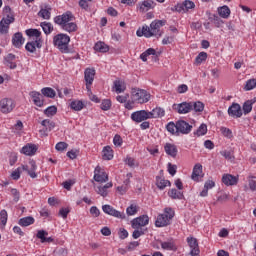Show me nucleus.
Here are the masks:
<instances>
[{
    "label": "nucleus",
    "mask_w": 256,
    "mask_h": 256,
    "mask_svg": "<svg viewBox=\"0 0 256 256\" xmlns=\"http://www.w3.org/2000/svg\"><path fill=\"white\" fill-rule=\"evenodd\" d=\"M165 26L164 20H154L151 22L150 27L145 25L142 29L136 31L137 37H146L147 39L151 37H161L163 32H161V27Z\"/></svg>",
    "instance_id": "obj_1"
},
{
    "label": "nucleus",
    "mask_w": 256,
    "mask_h": 256,
    "mask_svg": "<svg viewBox=\"0 0 256 256\" xmlns=\"http://www.w3.org/2000/svg\"><path fill=\"white\" fill-rule=\"evenodd\" d=\"M75 19L73 13L71 11H67L62 15L56 16L54 18V23L59 25L63 31H67V33H75L77 31V24L75 22H71Z\"/></svg>",
    "instance_id": "obj_2"
},
{
    "label": "nucleus",
    "mask_w": 256,
    "mask_h": 256,
    "mask_svg": "<svg viewBox=\"0 0 256 256\" xmlns=\"http://www.w3.org/2000/svg\"><path fill=\"white\" fill-rule=\"evenodd\" d=\"M3 18L0 21V33L2 35H5L9 33V25L11 23H15V14L13 13V10H11V7L5 6L3 8Z\"/></svg>",
    "instance_id": "obj_3"
},
{
    "label": "nucleus",
    "mask_w": 256,
    "mask_h": 256,
    "mask_svg": "<svg viewBox=\"0 0 256 256\" xmlns=\"http://www.w3.org/2000/svg\"><path fill=\"white\" fill-rule=\"evenodd\" d=\"M71 42V37L69 35L60 33L54 36L53 44L57 47L61 53H69V43Z\"/></svg>",
    "instance_id": "obj_4"
},
{
    "label": "nucleus",
    "mask_w": 256,
    "mask_h": 256,
    "mask_svg": "<svg viewBox=\"0 0 256 256\" xmlns=\"http://www.w3.org/2000/svg\"><path fill=\"white\" fill-rule=\"evenodd\" d=\"M174 217L175 211L173 208H165L164 213L158 215L155 225H169Z\"/></svg>",
    "instance_id": "obj_5"
},
{
    "label": "nucleus",
    "mask_w": 256,
    "mask_h": 256,
    "mask_svg": "<svg viewBox=\"0 0 256 256\" xmlns=\"http://www.w3.org/2000/svg\"><path fill=\"white\" fill-rule=\"evenodd\" d=\"M132 101L135 103H148L149 99H151V95L147 93L143 89H132V96H131Z\"/></svg>",
    "instance_id": "obj_6"
},
{
    "label": "nucleus",
    "mask_w": 256,
    "mask_h": 256,
    "mask_svg": "<svg viewBox=\"0 0 256 256\" xmlns=\"http://www.w3.org/2000/svg\"><path fill=\"white\" fill-rule=\"evenodd\" d=\"M15 109V101L11 98H3L0 100V111L7 115V113H11Z\"/></svg>",
    "instance_id": "obj_7"
},
{
    "label": "nucleus",
    "mask_w": 256,
    "mask_h": 256,
    "mask_svg": "<svg viewBox=\"0 0 256 256\" xmlns=\"http://www.w3.org/2000/svg\"><path fill=\"white\" fill-rule=\"evenodd\" d=\"M26 35L31 37L36 43L37 49H41L43 47V40L41 39V31L37 29H27Z\"/></svg>",
    "instance_id": "obj_8"
},
{
    "label": "nucleus",
    "mask_w": 256,
    "mask_h": 256,
    "mask_svg": "<svg viewBox=\"0 0 256 256\" xmlns=\"http://www.w3.org/2000/svg\"><path fill=\"white\" fill-rule=\"evenodd\" d=\"M174 111H177L179 115H187V113H191L192 105L191 102H182L180 104H174L172 106Z\"/></svg>",
    "instance_id": "obj_9"
},
{
    "label": "nucleus",
    "mask_w": 256,
    "mask_h": 256,
    "mask_svg": "<svg viewBox=\"0 0 256 256\" xmlns=\"http://www.w3.org/2000/svg\"><path fill=\"white\" fill-rule=\"evenodd\" d=\"M177 131L178 135L181 133V135H189L191 133L193 126L189 124L185 120H178L177 122Z\"/></svg>",
    "instance_id": "obj_10"
},
{
    "label": "nucleus",
    "mask_w": 256,
    "mask_h": 256,
    "mask_svg": "<svg viewBox=\"0 0 256 256\" xmlns=\"http://www.w3.org/2000/svg\"><path fill=\"white\" fill-rule=\"evenodd\" d=\"M131 119L132 121H135V123H143V121H147V119H150L149 111L139 110L133 112L131 114Z\"/></svg>",
    "instance_id": "obj_11"
},
{
    "label": "nucleus",
    "mask_w": 256,
    "mask_h": 256,
    "mask_svg": "<svg viewBox=\"0 0 256 256\" xmlns=\"http://www.w3.org/2000/svg\"><path fill=\"white\" fill-rule=\"evenodd\" d=\"M84 79L86 81L87 91H91L93 81H95V68H87L84 72Z\"/></svg>",
    "instance_id": "obj_12"
},
{
    "label": "nucleus",
    "mask_w": 256,
    "mask_h": 256,
    "mask_svg": "<svg viewBox=\"0 0 256 256\" xmlns=\"http://www.w3.org/2000/svg\"><path fill=\"white\" fill-rule=\"evenodd\" d=\"M157 6V3L153 0H144L139 2L137 5V9L140 13H147V11H151L154 7Z\"/></svg>",
    "instance_id": "obj_13"
},
{
    "label": "nucleus",
    "mask_w": 256,
    "mask_h": 256,
    "mask_svg": "<svg viewBox=\"0 0 256 256\" xmlns=\"http://www.w3.org/2000/svg\"><path fill=\"white\" fill-rule=\"evenodd\" d=\"M102 211L106 215H111L112 217H117V219H125V214L117 211L113 206L106 204L102 206Z\"/></svg>",
    "instance_id": "obj_14"
},
{
    "label": "nucleus",
    "mask_w": 256,
    "mask_h": 256,
    "mask_svg": "<svg viewBox=\"0 0 256 256\" xmlns=\"http://www.w3.org/2000/svg\"><path fill=\"white\" fill-rule=\"evenodd\" d=\"M94 181L96 183H107L109 181V175L105 171H102L100 166H97L94 170Z\"/></svg>",
    "instance_id": "obj_15"
},
{
    "label": "nucleus",
    "mask_w": 256,
    "mask_h": 256,
    "mask_svg": "<svg viewBox=\"0 0 256 256\" xmlns=\"http://www.w3.org/2000/svg\"><path fill=\"white\" fill-rule=\"evenodd\" d=\"M187 243L191 249L190 255L191 256H199L200 250H199V243L197 242V238L194 237H188Z\"/></svg>",
    "instance_id": "obj_16"
},
{
    "label": "nucleus",
    "mask_w": 256,
    "mask_h": 256,
    "mask_svg": "<svg viewBox=\"0 0 256 256\" xmlns=\"http://www.w3.org/2000/svg\"><path fill=\"white\" fill-rule=\"evenodd\" d=\"M222 183L226 185V187H233L239 183V175L233 176L231 174H224L222 176Z\"/></svg>",
    "instance_id": "obj_17"
},
{
    "label": "nucleus",
    "mask_w": 256,
    "mask_h": 256,
    "mask_svg": "<svg viewBox=\"0 0 256 256\" xmlns=\"http://www.w3.org/2000/svg\"><path fill=\"white\" fill-rule=\"evenodd\" d=\"M189 9H195V3L190 0H185L183 3L177 4L175 6V10L178 13H182V11L185 13L189 11Z\"/></svg>",
    "instance_id": "obj_18"
},
{
    "label": "nucleus",
    "mask_w": 256,
    "mask_h": 256,
    "mask_svg": "<svg viewBox=\"0 0 256 256\" xmlns=\"http://www.w3.org/2000/svg\"><path fill=\"white\" fill-rule=\"evenodd\" d=\"M228 115L230 117H236L240 118L243 117V110H241V105L237 103H233L229 108H228Z\"/></svg>",
    "instance_id": "obj_19"
},
{
    "label": "nucleus",
    "mask_w": 256,
    "mask_h": 256,
    "mask_svg": "<svg viewBox=\"0 0 256 256\" xmlns=\"http://www.w3.org/2000/svg\"><path fill=\"white\" fill-rule=\"evenodd\" d=\"M23 43H25V38H23V34L21 32L15 33L12 37V45L19 49L23 47Z\"/></svg>",
    "instance_id": "obj_20"
},
{
    "label": "nucleus",
    "mask_w": 256,
    "mask_h": 256,
    "mask_svg": "<svg viewBox=\"0 0 256 256\" xmlns=\"http://www.w3.org/2000/svg\"><path fill=\"white\" fill-rule=\"evenodd\" d=\"M191 177L193 181H199V179H203V166L201 164H196L194 166Z\"/></svg>",
    "instance_id": "obj_21"
},
{
    "label": "nucleus",
    "mask_w": 256,
    "mask_h": 256,
    "mask_svg": "<svg viewBox=\"0 0 256 256\" xmlns=\"http://www.w3.org/2000/svg\"><path fill=\"white\" fill-rule=\"evenodd\" d=\"M47 235H49L48 231L38 230L36 237L40 239L41 243H53V237H47Z\"/></svg>",
    "instance_id": "obj_22"
},
{
    "label": "nucleus",
    "mask_w": 256,
    "mask_h": 256,
    "mask_svg": "<svg viewBox=\"0 0 256 256\" xmlns=\"http://www.w3.org/2000/svg\"><path fill=\"white\" fill-rule=\"evenodd\" d=\"M21 153H23V155H27L28 157H32V155H35V153H37V145L27 144L22 147Z\"/></svg>",
    "instance_id": "obj_23"
},
{
    "label": "nucleus",
    "mask_w": 256,
    "mask_h": 256,
    "mask_svg": "<svg viewBox=\"0 0 256 256\" xmlns=\"http://www.w3.org/2000/svg\"><path fill=\"white\" fill-rule=\"evenodd\" d=\"M30 96L32 97L33 103L34 105H36V107H43L44 101H43V95H41V93L37 91H32L30 92Z\"/></svg>",
    "instance_id": "obj_24"
},
{
    "label": "nucleus",
    "mask_w": 256,
    "mask_h": 256,
    "mask_svg": "<svg viewBox=\"0 0 256 256\" xmlns=\"http://www.w3.org/2000/svg\"><path fill=\"white\" fill-rule=\"evenodd\" d=\"M148 113H149L150 119H159L161 117H165V109L161 107H156Z\"/></svg>",
    "instance_id": "obj_25"
},
{
    "label": "nucleus",
    "mask_w": 256,
    "mask_h": 256,
    "mask_svg": "<svg viewBox=\"0 0 256 256\" xmlns=\"http://www.w3.org/2000/svg\"><path fill=\"white\" fill-rule=\"evenodd\" d=\"M16 56L14 54H8L4 59V65L9 69H17V63H15Z\"/></svg>",
    "instance_id": "obj_26"
},
{
    "label": "nucleus",
    "mask_w": 256,
    "mask_h": 256,
    "mask_svg": "<svg viewBox=\"0 0 256 256\" xmlns=\"http://www.w3.org/2000/svg\"><path fill=\"white\" fill-rule=\"evenodd\" d=\"M133 227L135 229L132 233L133 239H139V237H141V235H145V231H147V226L145 225H138Z\"/></svg>",
    "instance_id": "obj_27"
},
{
    "label": "nucleus",
    "mask_w": 256,
    "mask_h": 256,
    "mask_svg": "<svg viewBox=\"0 0 256 256\" xmlns=\"http://www.w3.org/2000/svg\"><path fill=\"white\" fill-rule=\"evenodd\" d=\"M132 225H149V216L142 215L131 221Z\"/></svg>",
    "instance_id": "obj_28"
},
{
    "label": "nucleus",
    "mask_w": 256,
    "mask_h": 256,
    "mask_svg": "<svg viewBox=\"0 0 256 256\" xmlns=\"http://www.w3.org/2000/svg\"><path fill=\"white\" fill-rule=\"evenodd\" d=\"M38 17H42V19L49 20L51 19V6H44L38 12Z\"/></svg>",
    "instance_id": "obj_29"
},
{
    "label": "nucleus",
    "mask_w": 256,
    "mask_h": 256,
    "mask_svg": "<svg viewBox=\"0 0 256 256\" xmlns=\"http://www.w3.org/2000/svg\"><path fill=\"white\" fill-rule=\"evenodd\" d=\"M156 185L158 189H165V187H171V182L169 180H165L164 178L157 176L156 177Z\"/></svg>",
    "instance_id": "obj_30"
},
{
    "label": "nucleus",
    "mask_w": 256,
    "mask_h": 256,
    "mask_svg": "<svg viewBox=\"0 0 256 256\" xmlns=\"http://www.w3.org/2000/svg\"><path fill=\"white\" fill-rule=\"evenodd\" d=\"M149 55H153L155 57V59H157V50L153 49V48H148L145 52H143L140 55V59L146 63L147 61V57H149Z\"/></svg>",
    "instance_id": "obj_31"
},
{
    "label": "nucleus",
    "mask_w": 256,
    "mask_h": 256,
    "mask_svg": "<svg viewBox=\"0 0 256 256\" xmlns=\"http://www.w3.org/2000/svg\"><path fill=\"white\" fill-rule=\"evenodd\" d=\"M114 89L117 93H124L125 89H127V84H125V81L116 80L114 81Z\"/></svg>",
    "instance_id": "obj_32"
},
{
    "label": "nucleus",
    "mask_w": 256,
    "mask_h": 256,
    "mask_svg": "<svg viewBox=\"0 0 256 256\" xmlns=\"http://www.w3.org/2000/svg\"><path fill=\"white\" fill-rule=\"evenodd\" d=\"M164 149L167 155H170V157H177V147L175 145L167 143L164 146Z\"/></svg>",
    "instance_id": "obj_33"
},
{
    "label": "nucleus",
    "mask_w": 256,
    "mask_h": 256,
    "mask_svg": "<svg viewBox=\"0 0 256 256\" xmlns=\"http://www.w3.org/2000/svg\"><path fill=\"white\" fill-rule=\"evenodd\" d=\"M103 153V159L105 161H111L113 159V149L111 146H105L102 150Z\"/></svg>",
    "instance_id": "obj_34"
},
{
    "label": "nucleus",
    "mask_w": 256,
    "mask_h": 256,
    "mask_svg": "<svg viewBox=\"0 0 256 256\" xmlns=\"http://www.w3.org/2000/svg\"><path fill=\"white\" fill-rule=\"evenodd\" d=\"M218 15L222 17V19H228L231 15V9L228 6L224 5L218 8Z\"/></svg>",
    "instance_id": "obj_35"
},
{
    "label": "nucleus",
    "mask_w": 256,
    "mask_h": 256,
    "mask_svg": "<svg viewBox=\"0 0 256 256\" xmlns=\"http://www.w3.org/2000/svg\"><path fill=\"white\" fill-rule=\"evenodd\" d=\"M161 247L166 251H177V246H175V242L173 240L161 242Z\"/></svg>",
    "instance_id": "obj_36"
},
{
    "label": "nucleus",
    "mask_w": 256,
    "mask_h": 256,
    "mask_svg": "<svg viewBox=\"0 0 256 256\" xmlns=\"http://www.w3.org/2000/svg\"><path fill=\"white\" fill-rule=\"evenodd\" d=\"M95 51H99V53H107L109 51V46L104 42H98L94 46Z\"/></svg>",
    "instance_id": "obj_37"
},
{
    "label": "nucleus",
    "mask_w": 256,
    "mask_h": 256,
    "mask_svg": "<svg viewBox=\"0 0 256 256\" xmlns=\"http://www.w3.org/2000/svg\"><path fill=\"white\" fill-rule=\"evenodd\" d=\"M40 26L42 27L45 35H51L53 32V24H51V22H41Z\"/></svg>",
    "instance_id": "obj_38"
},
{
    "label": "nucleus",
    "mask_w": 256,
    "mask_h": 256,
    "mask_svg": "<svg viewBox=\"0 0 256 256\" xmlns=\"http://www.w3.org/2000/svg\"><path fill=\"white\" fill-rule=\"evenodd\" d=\"M192 105V111H195L196 113H201L203 109H205V104L201 101L197 102H190Z\"/></svg>",
    "instance_id": "obj_39"
},
{
    "label": "nucleus",
    "mask_w": 256,
    "mask_h": 256,
    "mask_svg": "<svg viewBox=\"0 0 256 256\" xmlns=\"http://www.w3.org/2000/svg\"><path fill=\"white\" fill-rule=\"evenodd\" d=\"M168 195L171 199H183V192L178 191L175 188H172L169 192Z\"/></svg>",
    "instance_id": "obj_40"
},
{
    "label": "nucleus",
    "mask_w": 256,
    "mask_h": 256,
    "mask_svg": "<svg viewBox=\"0 0 256 256\" xmlns=\"http://www.w3.org/2000/svg\"><path fill=\"white\" fill-rule=\"evenodd\" d=\"M70 107L74 111H81L83 107H85V104H83V101L81 100H74L70 103Z\"/></svg>",
    "instance_id": "obj_41"
},
{
    "label": "nucleus",
    "mask_w": 256,
    "mask_h": 256,
    "mask_svg": "<svg viewBox=\"0 0 256 256\" xmlns=\"http://www.w3.org/2000/svg\"><path fill=\"white\" fill-rule=\"evenodd\" d=\"M166 129L168 133H171L172 135H179V131H177V122H169L166 125Z\"/></svg>",
    "instance_id": "obj_42"
},
{
    "label": "nucleus",
    "mask_w": 256,
    "mask_h": 256,
    "mask_svg": "<svg viewBox=\"0 0 256 256\" xmlns=\"http://www.w3.org/2000/svg\"><path fill=\"white\" fill-rule=\"evenodd\" d=\"M41 93L44 95V97H49L50 99H53L56 95L55 90L49 87L43 88Z\"/></svg>",
    "instance_id": "obj_43"
},
{
    "label": "nucleus",
    "mask_w": 256,
    "mask_h": 256,
    "mask_svg": "<svg viewBox=\"0 0 256 256\" xmlns=\"http://www.w3.org/2000/svg\"><path fill=\"white\" fill-rule=\"evenodd\" d=\"M138 212H139V206H137V204H131L126 208V213L128 216L137 215Z\"/></svg>",
    "instance_id": "obj_44"
},
{
    "label": "nucleus",
    "mask_w": 256,
    "mask_h": 256,
    "mask_svg": "<svg viewBox=\"0 0 256 256\" xmlns=\"http://www.w3.org/2000/svg\"><path fill=\"white\" fill-rule=\"evenodd\" d=\"M194 135H197V137L207 135V124H201L196 132H194Z\"/></svg>",
    "instance_id": "obj_45"
},
{
    "label": "nucleus",
    "mask_w": 256,
    "mask_h": 256,
    "mask_svg": "<svg viewBox=\"0 0 256 256\" xmlns=\"http://www.w3.org/2000/svg\"><path fill=\"white\" fill-rule=\"evenodd\" d=\"M44 115L46 117H53L57 115V107L56 106H50L47 109L44 110Z\"/></svg>",
    "instance_id": "obj_46"
},
{
    "label": "nucleus",
    "mask_w": 256,
    "mask_h": 256,
    "mask_svg": "<svg viewBox=\"0 0 256 256\" xmlns=\"http://www.w3.org/2000/svg\"><path fill=\"white\" fill-rule=\"evenodd\" d=\"M33 223H35V218L31 216H27L19 220V225H33Z\"/></svg>",
    "instance_id": "obj_47"
},
{
    "label": "nucleus",
    "mask_w": 256,
    "mask_h": 256,
    "mask_svg": "<svg viewBox=\"0 0 256 256\" xmlns=\"http://www.w3.org/2000/svg\"><path fill=\"white\" fill-rule=\"evenodd\" d=\"M25 49L29 53H35V51H37V43L35 42V40L28 42L25 46Z\"/></svg>",
    "instance_id": "obj_48"
},
{
    "label": "nucleus",
    "mask_w": 256,
    "mask_h": 256,
    "mask_svg": "<svg viewBox=\"0 0 256 256\" xmlns=\"http://www.w3.org/2000/svg\"><path fill=\"white\" fill-rule=\"evenodd\" d=\"M243 111L244 115H248L250 111H253V102H251V100H248L243 104Z\"/></svg>",
    "instance_id": "obj_49"
},
{
    "label": "nucleus",
    "mask_w": 256,
    "mask_h": 256,
    "mask_svg": "<svg viewBox=\"0 0 256 256\" xmlns=\"http://www.w3.org/2000/svg\"><path fill=\"white\" fill-rule=\"evenodd\" d=\"M42 127H46V129H49V131H51V129H55V122L49 120V119H45L41 122Z\"/></svg>",
    "instance_id": "obj_50"
},
{
    "label": "nucleus",
    "mask_w": 256,
    "mask_h": 256,
    "mask_svg": "<svg viewBox=\"0 0 256 256\" xmlns=\"http://www.w3.org/2000/svg\"><path fill=\"white\" fill-rule=\"evenodd\" d=\"M256 88V79H250L246 82L245 91H251Z\"/></svg>",
    "instance_id": "obj_51"
},
{
    "label": "nucleus",
    "mask_w": 256,
    "mask_h": 256,
    "mask_svg": "<svg viewBox=\"0 0 256 256\" xmlns=\"http://www.w3.org/2000/svg\"><path fill=\"white\" fill-rule=\"evenodd\" d=\"M220 131L224 137H227V139H231V137H233V132L227 127H221Z\"/></svg>",
    "instance_id": "obj_52"
},
{
    "label": "nucleus",
    "mask_w": 256,
    "mask_h": 256,
    "mask_svg": "<svg viewBox=\"0 0 256 256\" xmlns=\"http://www.w3.org/2000/svg\"><path fill=\"white\" fill-rule=\"evenodd\" d=\"M92 1L93 0H79L78 5L81 9H84V11H89V3Z\"/></svg>",
    "instance_id": "obj_53"
},
{
    "label": "nucleus",
    "mask_w": 256,
    "mask_h": 256,
    "mask_svg": "<svg viewBox=\"0 0 256 256\" xmlns=\"http://www.w3.org/2000/svg\"><path fill=\"white\" fill-rule=\"evenodd\" d=\"M31 165V170L28 171V175L32 178L35 179L37 178V174L35 173V170L37 169V165L35 164V162L31 161L30 162Z\"/></svg>",
    "instance_id": "obj_54"
},
{
    "label": "nucleus",
    "mask_w": 256,
    "mask_h": 256,
    "mask_svg": "<svg viewBox=\"0 0 256 256\" xmlns=\"http://www.w3.org/2000/svg\"><path fill=\"white\" fill-rule=\"evenodd\" d=\"M100 107L102 111H109V109H111V100L109 99L103 100Z\"/></svg>",
    "instance_id": "obj_55"
},
{
    "label": "nucleus",
    "mask_w": 256,
    "mask_h": 256,
    "mask_svg": "<svg viewBox=\"0 0 256 256\" xmlns=\"http://www.w3.org/2000/svg\"><path fill=\"white\" fill-rule=\"evenodd\" d=\"M207 60V53L206 52H200L198 56L196 57L195 61L198 65H201L202 61Z\"/></svg>",
    "instance_id": "obj_56"
},
{
    "label": "nucleus",
    "mask_w": 256,
    "mask_h": 256,
    "mask_svg": "<svg viewBox=\"0 0 256 256\" xmlns=\"http://www.w3.org/2000/svg\"><path fill=\"white\" fill-rule=\"evenodd\" d=\"M220 155H222V157L226 158L228 161H233L235 159L231 151H227V150L220 151Z\"/></svg>",
    "instance_id": "obj_57"
},
{
    "label": "nucleus",
    "mask_w": 256,
    "mask_h": 256,
    "mask_svg": "<svg viewBox=\"0 0 256 256\" xmlns=\"http://www.w3.org/2000/svg\"><path fill=\"white\" fill-rule=\"evenodd\" d=\"M139 245V241H132L127 245L126 249L127 251H135V249H137Z\"/></svg>",
    "instance_id": "obj_58"
},
{
    "label": "nucleus",
    "mask_w": 256,
    "mask_h": 256,
    "mask_svg": "<svg viewBox=\"0 0 256 256\" xmlns=\"http://www.w3.org/2000/svg\"><path fill=\"white\" fill-rule=\"evenodd\" d=\"M69 147L66 142H58L55 146L56 151H65Z\"/></svg>",
    "instance_id": "obj_59"
},
{
    "label": "nucleus",
    "mask_w": 256,
    "mask_h": 256,
    "mask_svg": "<svg viewBox=\"0 0 256 256\" xmlns=\"http://www.w3.org/2000/svg\"><path fill=\"white\" fill-rule=\"evenodd\" d=\"M113 143L115 147H121L123 145V138L116 134L113 138Z\"/></svg>",
    "instance_id": "obj_60"
},
{
    "label": "nucleus",
    "mask_w": 256,
    "mask_h": 256,
    "mask_svg": "<svg viewBox=\"0 0 256 256\" xmlns=\"http://www.w3.org/2000/svg\"><path fill=\"white\" fill-rule=\"evenodd\" d=\"M11 195L13 196V201H15V203L19 202L21 194L18 192L17 189L12 188L11 189Z\"/></svg>",
    "instance_id": "obj_61"
},
{
    "label": "nucleus",
    "mask_w": 256,
    "mask_h": 256,
    "mask_svg": "<svg viewBox=\"0 0 256 256\" xmlns=\"http://www.w3.org/2000/svg\"><path fill=\"white\" fill-rule=\"evenodd\" d=\"M11 177L12 179H14V181H17L21 178V168H17L16 170H14L11 173Z\"/></svg>",
    "instance_id": "obj_62"
},
{
    "label": "nucleus",
    "mask_w": 256,
    "mask_h": 256,
    "mask_svg": "<svg viewBox=\"0 0 256 256\" xmlns=\"http://www.w3.org/2000/svg\"><path fill=\"white\" fill-rule=\"evenodd\" d=\"M0 221H1L2 225H7V210H1Z\"/></svg>",
    "instance_id": "obj_63"
},
{
    "label": "nucleus",
    "mask_w": 256,
    "mask_h": 256,
    "mask_svg": "<svg viewBox=\"0 0 256 256\" xmlns=\"http://www.w3.org/2000/svg\"><path fill=\"white\" fill-rule=\"evenodd\" d=\"M254 177L253 176H249L248 178V185H249V188L252 190V191H256V181L253 180Z\"/></svg>",
    "instance_id": "obj_64"
}]
</instances>
